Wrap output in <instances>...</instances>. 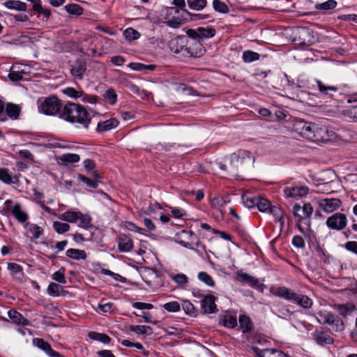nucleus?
I'll use <instances>...</instances> for the list:
<instances>
[{"mask_svg":"<svg viewBox=\"0 0 357 357\" xmlns=\"http://www.w3.org/2000/svg\"><path fill=\"white\" fill-rule=\"evenodd\" d=\"M319 91L321 96L334 98L338 93L339 89L336 86L328 85L321 80H316Z\"/></svg>","mask_w":357,"mask_h":357,"instance_id":"nucleus-11","label":"nucleus"},{"mask_svg":"<svg viewBox=\"0 0 357 357\" xmlns=\"http://www.w3.org/2000/svg\"><path fill=\"white\" fill-rule=\"evenodd\" d=\"M273 294L276 296L294 303L298 298V294L285 287H279L275 288L273 290Z\"/></svg>","mask_w":357,"mask_h":357,"instance_id":"nucleus-12","label":"nucleus"},{"mask_svg":"<svg viewBox=\"0 0 357 357\" xmlns=\"http://www.w3.org/2000/svg\"><path fill=\"white\" fill-rule=\"evenodd\" d=\"M314 340L318 344H331L333 343V338L327 333L323 331H316Z\"/></svg>","mask_w":357,"mask_h":357,"instance_id":"nucleus-23","label":"nucleus"},{"mask_svg":"<svg viewBox=\"0 0 357 357\" xmlns=\"http://www.w3.org/2000/svg\"><path fill=\"white\" fill-rule=\"evenodd\" d=\"M236 280L241 282H245L251 285H255L258 281L254 277L245 273L242 271H238L236 275Z\"/></svg>","mask_w":357,"mask_h":357,"instance_id":"nucleus-29","label":"nucleus"},{"mask_svg":"<svg viewBox=\"0 0 357 357\" xmlns=\"http://www.w3.org/2000/svg\"><path fill=\"white\" fill-rule=\"evenodd\" d=\"M104 97L111 104H114L117 100V95L113 89H109L106 91Z\"/></svg>","mask_w":357,"mask_h":357,"instance_id":"nucleus-56","label":"nucleus"},{"mask_svg":"<svg viewBox=\"0 0 357 357\" xmlns=\"http://www.w3.org/2000/svg\"><path fill=\"white\" fill-rule=\"evenodd\" d=\"M213 7L214 10L221 13H228L229 9L227 4L220 0H213Z\"/></svg>","mask_w":357,"mask_h":357,"instance_id":"nucleus-44","label":"nucleus"},{"mask_svg":"<svg viewBox=\"0 0 357 357\" xmlns=\"http://www.w3.org/2000/svg\"><path fill=\"white\" fill-rule=\"evenodd\" d=\"M259 197L253 195L252 193L247 192L242 195V200L245 206L248 208H253L257 206Z\"/></svg>","mask_w":357,"mask_h":357,"instance_id":"nucleus-28","label":"nucleus"},{"mask_svg":"<svg viewBox=\"0 0 357 357\" xmlns=\"http://www.w3.org/2000/svg\"><path fill=\"white\" fill-rule=\"evenodd\" d=\"M55 231L59 234H62L70 230V225L68 223L59 221H54L52 225Z\"/></svg>","mask_w":357,"mask_h":357,"instance_id":"nucleus-38","label":"nucleus"},{"mask_svg":"<svg viewBox=\"0 0 357 357\" xmlns=\"http://www.w3.org/2000/svg\"><path fill=\"white\" fill-rule=\"evenodd\" d=\"M59 160L62 164L67 165L70 163L77 162L79 161L80 157L75 153H65L60 156Z\"/></svg>","mask_w":357,"mask_h":357,"instance_id":"nucleus-33","label":"nucleus"},{"mask_svg":"<svg viewBox=\"0 0 357 357\" xmlns=\"http://www.w3.org/2000/svg\"><path fill=\"white\" fill-rule=\"evenodd\" d=\"M182 308L187 314L194 317L197 315V310L195 307L191 302L188 300L183 301Z\"/></svg>","mask_w":357,"mask_h":357,"instance_id":"nucleus-43","label":"nucleus"},{"mask_svg":"<svg viewBox=\"0 0 357 357\" xmlns=\"http://www.w3.org/2000/svg\"><path fill=\"white\" fill-rule=\"evenodd\" d=\"M215 297L211 294L204 296L201 301V307L205 313H213L216 310Z\"/></svg>","mask_w":357,"mask_h":357,"instance_id":"nucleus-16","label":"nucleus"},{"mask_svg":"<svg viewBox=\"0 0 357 357\" xmlns=\"http://www.w3.org/2000/svg\"><path fill=\"white\" fill-rule=\"evenodd\" d=\"M331 312L327 310H320L317 313V319L321 324H326L328 318L331 317Z\"/></svg>","mask_w":357,"mask_h":357,"instance_id":"nucleus-50","label":"nucleus"},{"mask_svg":"<svg viewBox=\"0 0 357 357\" xmlns=\"http://www.w3.org/2000/svg\"><path fill=\"white\" fill-rule=\"evenodd\" d=\"M66 255L68 257L75 260L86 259L87 257V255L84 250L75 248L67 250Z\"/></svg>","mask_w":357,"mask_h":357,"instance_id":"nucleus-27","label":"nucleus"},{"mask_svg":"<svg viewBox=\"0 0 357 357\" xmlns=\"http://www.w3.org/2000/svg\"><path fill=\"white\" fill-rule=\"evenodd\" d=\"M256 206L258 208L259 211L271 213L273 216L279 215L280 212V208L272 206L271 203L267 199L261 197H259Z\"/></svg>","mask_w":357,"mask_h":357,"instance_id":"nucleus-13","label":"nucleus"},{"mask_svg":"<svg viewBox=\"0 0 357 357\" xmlns=\"http://www.w3.org/2000/svg\"><path fill=\"white\" fill-rule=\"evenodd\" d=\"M172 3L178 8L167 7L162 10V13L165 12L167 15L177 14L179 13V8L183 11V8L185 6V0H173Z\"/></svg>","mask_w":357,"mask_h":357,"instance_id":"nucleus-30","label":"nucleus"},{"mask_svg":"<svg viewBox=\"0 0 357 357\" xmlns=\"http://www.w3.org/2000/svg\"><path fill=\"white\" fill-rule=\"evenodd\" d=\"M11 212L16 220L21 223H26V221L29 218L28 214L22 210V207L20 204H15Z\"/></svg>","mask_w":357,"mask_h":357,"instance_id":"nucleus-24","label":"nucleus"},{"mask_svg":"<svg viewBox=\"0 0 357 357\" xmlns=\"http://www.w3.org/2000/svg\"><path fill=\"white\" fill-rule=\"evenodd\" d=\"M326 224L328 228L340 231L346 227L347 219L345 214L336 213L328 218Z\"/></svg>","mask_w":357,"mask_h":357,"instance_id":"nucleus-8","label":"nucleus"},{"mask_svg":"<svg viewBox=\"0 0 357 357\" xmlns=\"http://www.w3.org/2000/svg\"><path fill=\"white\" fill-rule=\"evenodd\" d=\"M20 107L13 103H7L5 106L4 102L0 100V121H5L8 116L13 119H17L19 117Z\"/></svg>","mask_w":357,"mask_h":357,"instance_id":"nucleus-6","label":"nucleus"},{"mask_svg":"<svg viewBox=\"0 0 357 357\" xmlns=\"http://www.w3.org/2000/svg\"><path fill=\"white\" fill-rule=\"evenodd\" d=\"M119 125V121L116 119L112 118L104 121H100L96 128L98 132L109 131Z\"/></svg>","mask_w":357,"mask_h":357,"instance_id":"nucleus-20","label":"nucleus"},{"mask_svg":"<svg viewBox=\"0 0 357 357\" xmlns=\"http://www.w3.org/2000/svg\"><path fill=\"white\" fill-rule=\"evenodd\" d=\"M8 269L13 273L15 274L20 273L22 271V268L21 266L16 263H8Z\"/></svg>","mask_w":357,"mask_h":357,"instance_id":"nucleus-64","label":"nucleus"},{"mask_svg":"<svg viewBox=\"0 0 357 357\" xmlns=\"http://www.w3.org/2000/svg\"><path fill=\"white\" fill-rule=\"evenodd\" d=\"M33 10L38 13L43 15L46 20H48L51 15V10L43 7L41 2L37 5H33Z\"/></svg>","mask_w":357,"mask_h":357,"instance_id":"nucleus-46","label":"nucleus"},{"mask_svg":"<svg viewBox=\"0 0 357 357\" xmlns=\"http://www.w3.org/2000/svg\"><path fill=\"white\" fill-rule=\"evenodd\" d=\"M126 227L130 231H137L141 234L146 235L144 229H143L142 227H139L138 226H137L135 223H133L132 222H127L126 223Z\"/></svg>","mask_w":357,"mask_h":357,"instance_id":"nucleus-57","label":"nucleus"},{"mask_svg":"<svg viewBox=\"0 0 357 357\" xmlns=\"http://www.w3.org/2000/svg\"><path fill=\"white\" fill-rule=\"evenodd\" d=\"M65 9L70 15H81L83 13V8L76 3L68 4L65 6Z\"/></svg>","mask_w":357,"mask_h":357,"instance_id":"nucleus-41","label":"nucleus"},{"mask_svg":"<svg viewBox=\"0 0 357 357\" xmlns=\"http://www.w3.org/2000/svg\"><path fill=\"white\" fill-rule=\"evenodd\" d=\"M224 325L226 327L234 328L237 326V319L235 317H226L224 319Z\"/></svg>","mask_w":357,"mask_h":357,"instance_id":"nucleus-58","label":"nucleus"},{"mask_svg":"<svg viewBox=\"0 0 357 357\" xmlns=\"http://www.w3.org/2000/svg\"><path fill=\"white\" fill-rule=\"evenodd\" d=\"M171 278L172 279V280H174L175 282L180 285L185 284L188 282V279L187 276L183 273L172 275Z\"/></svg>","mask_w":357,"mask_h":357,"instance_id":"nucleus-54","label":"nucleus"},{"mask_svg":"<svg viewBox=\"0 0 357 357\" xmlns=\"http://www.w3.org/2000/svg\"><path fill=\"white\" fill-rule=\"evenodd\" d=\"M261 357H288L283 351L275 349H266Z\"/></svg>","mask_w":357,"mask_h":357,"instance_id":"nucleus-47","label":"nucleus"},{"mask_svg":"<svg viewBox=\"0 0 357 357\" xmlns=\"http://www.w3.org/2000/svg\"><path fill=\"white\" fill-rule=\"evenodd\" d=\"M123 36L126 39L133 40L139 38L140 33L132 28H128L124 31Z\"/></svg>","mask_w":357,"mask_h":357,"instance_id":"nucleus-49","label":"nucleus"},{"mask_svg":"<svg viewBox=\"0 0 357 357\" xmlns=\"http://www.w3.org/2000/svg\"><path fill=\"white\" fill-rule=\"evenodd\" d=\"M39 112L46 115H55L61 109V105L60 100L56 96L41 98L38 100Z\"/></svg>","mask_w":357,"mask_h":357,"instance_id":"nucleus-3","label":"nucleus"},{"mask_svg":"<svg viewBox=\"0 0 357 357\" xmlns=\"http://www.w3.org/2000/svg\"><path fill=\"white\" fill-rule=\"evenodd\" d=\"M118 245L121 252H128L133 248V242L130 236L121 234L118 238Z\"/></svg>","mask_w":357,"mask_h":357,"instance_id":"nucleus-18","label":"nucleus"},{"mask_svg":"<svg viewBox=\"0 0 357 357\" xmlns=\"http://www.w3.org/2000/svg\"><path fill=\"white\" fill-rule=\"evenodd\" d=\"M93 178H88L82 174H78V181L85 183L88 187L92 188H97L98 186V179L100 178L98 173L96 171L92 172Z\"/></svg>","mask_w":357,"mask_h":357,"instance_id":"nucleus-19","label":"nucleus"},{"mask_svg":"<svg viewBox=\"0 0 357 357\" xmlns=\"http://www.w3.org/2000/svg\"><path fill=\"white\" fill-rule=\"evenodd\" d=\"M130 67L137 71L153 70L155 68V65H145L140 63H131Z\"/></svg>","mask_w":357,"mask_h":357,"instance_id":"nucleus-45","label":"nucleus"},{"mask_svg":"<svg viewBox=\"0 0 357 357\" xmlns=\"http://www.w3.org/2000/svg\"><path fill=\"white\" fill-rule=\"evenodd\" d=\"M33 344L36 347L44 351L47 354H48L49 352H50V351L52 349L50 344L47 342H45L42 338L33 339Z\"/></svg>","mask_w":357,"mask_h":357,"instance_id":"nucleus-40","label":"nucleus"},{"mask_svg":"<svg viewBox=\"0 0 357 357\" xmlns=\"http://www.w3.org/2000/svg\"><path fill=\"white\" fill-rule=\"evenodd\" d=\"M79 51L87 56H93L96 51L93 47V42L90 38H84L79 44Z\"/></svg>","mask_w":357,"mask_h":357,"instance_id":"nucleus-17","label":"nucleus"},{"mask_svg":"<svg viewBox=\"0 0 357 357\" xmlns=\"http://www.w3.org/2000/svg\"><path fill=\"white\" fill-rule=\"evenodd\" d=\"M129 331L139 335H151L153 334V328L149 326L131 325L128 327Z\"/></svg>","mask_w":357,"mask_h":357,"instance_id":"nucleus-26","label":"nucleus"},{"mask_svg":"<svg viewBox=\"0 0 357 357\" xmlns=\"http://www.w3.org/2000/svg\"><path fill=\"white\" fill-rule=\"evenodd\" d=\"M86 68V62L83 59H77L71 66L70 73L74 77L81 80Z\"/></svg>","mask_w":357,"mask_h":357,"instance_id":"nucleus-14","label":"nucleus"},{"mask_svg":"<svg viewBox=\"0 0 357 357\" xmlns=\"http://www.w3.org/2000/svg\"><path fill=\"white\" fill-rule=\"evenodd\" d=\"M294 303L304 309L311 308L313 304V301L308 296L301 294H298V298L294 301Z\"/></svg>","mask_w":357,"mask_h":357,"instance_id":"nucleus-34","label":"nucleus"},{"mask_svg":"<svg viewBox=\"0 0 357 357\" xmlns=\"http://www.w3.org/2000/svg\"><path fill=\"white\" fill-rule=\"evenodd\" d=\"M332 331L335 332L342 331L344 328L343 321L338 316L336 319H333L331 324L329 325Z\"/></svg>","mask_w":357,"mask_h":357,"instance_id":"nucleus-48","label":"nucleus"},{"mask_svg":"<svg viewBox=\"0 0 357 357\" xmlns=\"http://www.w3.org/2000/svg\"><path fill=\"white\" fill-rule=\"evenodd\" d=\"M260 55L251 50L245 51L243 54V60L245 63H250L259 59Z\"/></svg>","mask_w":357,"mask_h":357,"instance_id":"nucleus-39","label":"nucleus"},{"mask_svg":"<svg viewBox=\"0 0 357 357\" xmlns=\"http://www.w3.org/2000/svg\"><path fill=\"white\" fill-rule=\"evenodd\" d=\"M183 13L189 17V20L192 22L204 20L209 17V15L206 14H192L187 10H183Z\"/></svg>","mask_w":357,"mask_h":357,"instance_id":"nucleus-55","label":"nucleus"},{"mask_svg":"<svg viewBox=\"0 0 357 357\" xmlns=\"http://www.w3.org/2000/svg\"><path fill=\"white\" fill-rule=\"evenodd\" d=\"M132 307L139 310H151L153 308V305L151 303H145L141 302H135L132 303Z\"/></svg>","mask_w":357,"mask_h":357,"instance_id":"nucleus-62","label":"nucleus"},{"mask_svg":"<svg viewBox=\"0 0 357 357\" xmlns=\"http://www.w3.org/2000/svg\"><path fill=\"white\" fill-rule=\"evenodd\" d=\"M283 191L285 197L287 198H298L306 196L308 194L309 189L307 186L297 185L286 187Z\"/></svg>","mask_w":357,"mask_h":357,"instance_id":"nucleus-10","label":"nucleus"},{"mask_svg":"<svg viewBox=\"0 0 357 357\" xmlns=\"http://www.w3.org/2000/svg\"><path fill=\"white\" fill-rule=\"evenodd\" d=\"M311 140L313 142H328L334 137L335 132L324 126L315 123Z\"/></svg>","mask_w":357,"mask_h":357,"instance_id":"nucleus-7","label":"nucleus"},{"mask_svg":"<svg viewBox=\"0 0 357 357\" xmlns=\"http://www.w3.org/2000/svg\"><path fill=\"white\" fill-rule=\"evenodd\" d=\"M188 6L195 10H202L207 4L206 0H187Z\"/></svg>","mask_w":357,"mask_h":357,"instance_id":"nucleus-36","label":"nucleus"},{"mask_svg":"<svg viewBox=\"0 0 357 357\" xmlns=\"http://www.w3.org/2000/svg\"><path fill=\"white\" fill-rule=\"evenodd\" d=\"M315 123L307 122L303 119L296 120L293 124V130L299 135L311 140Z\"/></svg>","mask_w":357,"mask_h":357,"instance_id":"nucleus-5","label":"nucleus"},{"mask_svg":"<svg viewBox=\"0 0 357 357\" xmlns=\"http://www.w3.org/2000/svg\"><path fill=\"white\" fill-rule=\"evenodd\" d=\"M58 218L67 222L75 223L78 220L79 227L86 228L91 225V218L88 214H83L79 211H67L58 215Z\"/></svg>","mask_w":357,"mask_h":357,"instance_id":"nucleus-4","label":"nucleus"},{"mask_svg":"<svg viewBox=\"0 0 357 357\" xmlns=\"http://www.w3.org/2000/svg\"><path fill=\"white\" fill-rule=\"evenodd\" d=\"M215 32L213 28L198 27L197 29H188L186 32L187 36L192 40V43H188V46L185 49L189 56L196 58L203 55L205 49L201 41L213 38Z\"/></svg>","mask_w":357,"mask_h":357,"instance_id":"nucleus-1","label":"nucleus"},{"mask_svg":"<svg viewBox=\"0 0 357 357\" xmlns=\"http://www.w3.org/2000/svg\"><path fill=\"white\" fill-rule=\"evenodd\" d=\"M4 6L10 10L17 11H26L27 5L24 2L17 0H9L3 3Z\"/></svg>","mask_w":357,"mask_h":357,"instance_id":"nucleus-25","label":"nucleus"},{"mask_svg":"<svg viewBox=\"0 0 357 357\" xmlns=\"http://www.w3.org/2000/svg\"><path fill=\"white\" fill-rule=\"evenodd\" d=\"M247 153L245 152L242 153L241 156L236 153H233L231 155V165L234 167L238 168L240 165H242L245 160H246L245 155Z\"/></svg>","mask_w":357,"mask_h":357,"instance_id":"nucleus-35","label":"nucleus"},{"mask_svg":"<svg viewBox=\"0 0 357 357\" xmlns=\"http://www.w3.org/2000/svg\"><path fill=\"white\" fill-rule=\"evenodd\" d=\"M65 269L63 268H60L59 271L55 272L52 275V279L61 284H66V280L64 275Z\"/></svg>","mask_w":357,"mask_h":357,"instance_id":"nucleus-53","label":"nucleus"},{"mask_svg":"<svg viewBox=\"0 0 357 357\" xmlns=\"http://www.w3.org/2000/svg\"><path fill=\"white\" fill-rule=\"evenodd\" d=\"M337 1L335 0H328L324 3H317L315 8L317 10L326 13L328 10L334 9L337 6Z\"/></svg>","mask_w":357,"mask_h":357,"instance_id":"nucleus-32","label":"nucleus"},{"mask_svg":"<svg viewBox=\"0 0 357 357\" xmlns=\"http://www.w3.org/2000/svg\"><path fill=\"white\" fill-rule=\"evenodd\" d=\"M0 181L6 184L17 183L19 182L17 176H12L6 168H0Z\"/></svg>","mask_w":357,"mask_h":357,"instance_id":"nucleus-22","label":"nucleus"},{"mask_svg":"<svg viewBox=\"0 0 357 357\" xmlns=\"http://www.w3.org/2000/svg\"><path fill=\"white\" fill-rule=\"evenodd\" d=\"M24 228L26 229V235L31 239H38L43 234V229L42 227L29 222L24 224Z\"/></svg>","mask_w":357,"mask_h":357,"instance_id":"nucleus-15","label":"nucleus"},{"mask_svg":"<svg viewBox=\"0 0 357 357\" xmlns=\"http://www.w3.org/2000/svg\"><path fill=\"white\" fill-rule=\"evenodd\" d=\"M318 205L324 211L329 213L338 209L342 205V202L337 198H325L319 199Z\"/></svg>","mask_w":357,"mask_h":357,"instance_id":"nucleus-9","label":"nucleus"},{"mask_svg":"<svg viewBox=\"0 0 357 357\" xmlns=\"http://www.w3.org/2000/svg\"><path fill=\"white\" fill-rule=\"evenodd\" d=\"M82 92L83 91H77L73 87H68L63 90L64 94H66L67 96L70 98L75 99L81 98V96H82Z\"/></svg>","mask_w":357,"mask_h":357,"instance_id":"nucleus-51","label":"nucleus"},{"mask_svg":"<svg viewBox=\"0 0 357 357\" xmlns=\"http://www.w3.org/2000/svg\"><path fill=\"white\" fill-rule=\"evenodd\" d=\"M198 279L208 287H213L215 286V281L206 272H199L198 273Z\"/></svg>","mask_w":357,"mask_h":357,"instance_id":"nucleus-42","label":"nucleus"},{"mask_svg":"<svg viewBox=\"0 0 357 357\" xmlns=\"http://www.w3.org/2000/svg\"><path fill=\"white\" fill-rule=\"evenodd\" d=\"M8 317L13 321V323L21 326H30V321L25 319L22 314L15 310H10L8 312Z\"/></svg>","mask_w":357,"mask_h":357,"instance_id":"nucleus-21","label":"nucleus"},{"mask_svg":"<svg viewBox=\"0 0 357 357\" xmlns=\"http://www.w3.org/2000/svg\"><path fill=\"white\" fill-rule=\"evenodd\" d=\"M239 324L243 333H247L252 331V323L250 319L246 315H241L239 317Z\"/></svg>","mask_w":357,"mask_h":357,"instance_id":"nucleus-31","label":"nucleus"},{"mask_svg":"<svg viewBox=\"0 0 357 357\" xmlns=\"http://www.w3.org/2000/svg\"><path fill=\"white\" fill-rule=\"evenodd\" d=\"M163 307L168 312H176L180 310V304L177 301H171L164 304Z\"/></svg>","mask_w":357,"mask_h":357,"instance_id":"nucleus-52","label":"nucleus"},{"mask_svg":"<svg viewBox=\"0 0 357 357\" xmlns=\"http://www.w3.org/2000/svg\"><path fill=\"white\" fill-rule=\"evenodd\" d=\"M60 117L70 123H79L85 128H88L91 121L87 110L82 105L74 102H68L64 105Z\"/></svg>","mask_w":357,"mask_h":357,"instance_id":"nucleus-2","label":"nucleus"},{"mask_svg":"<svg viewBox=\"0 0 357 357\" xmlns=\"http://www.w3.org/2000/svg\"><path fill=\"white\" fill-rule=\"evenodd\" d=\"M61 291L64 292L61 285L55 282H51L47 287V293L52 296H59Z\"/></svg>","mask_w":357,"mask_h":357,"instance_id":"nucleus-37","label":"nucleus"},{"mask_svg":"<svg viewBox=\"0 0 357 357\" xmlns=\"http://www.w3.org/2000/svg\"><path fill=\"white\" fill-rule=\"evenodd\" d=\"M292 244L294 247L298 248H304L305 246V243L302 236L296 235L294 236L292 239Z\"/></svg>","mask_w":357,"mask_h":357,"instance_id":"nucleus-59","label":"nucleus"},{"mask_svg":"<svg viewBox=\"0 0 357 357\" xmlns=\"http://www.w3.org/2000/svg\"><path fill=\"white\" fill-rule=\"evenodd\" d=\"M23 70L22 71H11L8 75L9 79L13 82H17L23 79L22 76Z\"/></svg>","mask_w":357,"mask_h":357,"instance_id":"nucleus-61","label":"nucleus"},{"mask_svg":"<svg viewBox=\"0 0 357 357\" xmlns=\"http://www.w3.org/2000/svg\"><path fill=\"white\" fill-rule=\"evenodd\" d=\"M344 248L349 252L357 255V242L352 241H348L344 244Z\"/></svg>","mask_w":357,"mask_h":357,"instance_id":"nucleus-63","label":"nucleus"},{"mask_svg":"<svg viewBox=\"0 0 357 357\" xmlns=\"http://www.w3.org/2000/svg\"><path fill=\"white\" fill-rule=\"evenodd\" d=\"M82 102L86 103L89 102L91 104H96L97 102V96L93 95H89L82 92V96H81Z\"/></svg>","mask_w":357,"mask_h":357,"instance_id":"nucleus-60","label":"nucleus"}]
</instances>
